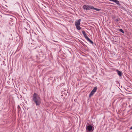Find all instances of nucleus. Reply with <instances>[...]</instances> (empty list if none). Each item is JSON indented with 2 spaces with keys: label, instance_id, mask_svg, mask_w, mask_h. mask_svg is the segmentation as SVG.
<instances>
[{
  "label": "nucleus",
  "instance_id": "13",
  "mask_svg": "<svg viewBox=\"0 0 132 132\" xmlns=\"http://www.w3.org/2000/svg\"><path fill=\"white\" fill-rule=\"evenodd\" d=\"M76 28L78 30H80L81 29V28L79 26H76Z\"/></svg>",
  "mask_w": 132,
  "mask_h": 132
},
{
  "label": "nucleus",
  "instance_id": "4",
  "mask_svg": "<svg viewBox=\"0 0 132 132\" xmlns=\"http://www.w3.org/2000/svg\"><path fill=\"white\" fill-rule=\"evenodd\" d=\"M43 53L42 52L40 51L39 53V55H37V58H41L43 57Z\"/></svg>",
  "mask_w": 132,
  "mask_h": 132
},
{
  "label": "nucleus",
  "instance_id": "19",
  "mask_svg": "<svg viewBox=\"0 0 132 132\" xmlns=\"http://www.w3.org/2000/svg\"><path fill=\"white\" fill-rule=\"evenodd\" d=\"M130 129L131 130L132 129V126L130 128Z\"/></svg>",
  "mask_w": 132,
  "mask_h": 132
},
{
  "label": "nucleus",
  "instance_id": "5",
  "mask_svg": "<svg viewBox=\"0 0 132 132\" xmlns=\"http://www.w3.org/2000/svg\"><path fill=\"white\" fill-rule=\"evenodd\" d=\"M81 19H79L77 21L75 22V26H79L80 24Z\"/></svg>",
  "mask_w": 132,
  "mask_h": 132
},
{
  "label": "nucleus",
  "instance_id": "20",
  "mask_svg": "<svg viewBox=\"0 0 132 132\" xmlns=\"http://www.w3.org/2000/svg\"><path fill=\"white\" fill-rule=\"evenodd\" d=\"M4 60H5V58H4Z\"/></svg>",
  "mask_w": 132,
  "mask_h": 132
},
{
  "label": "nucleus",
  "instance_id": "15",
  "mask_svg": "<svg viewBox=\"0 0 132 132\" xmlns=\"http://www.w3.org/2000/svg\"><path fill=\"white\" fill-rule=\"evenodd\" d=\"M89 42H90L91 43L93 44V42L90 39L89 40Z\"/></svg>",
  "mask_w": 132,
  "mask_h": 132
},
{
  "label": "nucleus",
  "instance_id": "7",
  "mask_svg": "<svg viewBox=\"0 0 132 132\" xmlns=\"http://www.w3.org/2000/svg\"><path fill=\"white\" fill-rule=\"evenodd\" d=\"M118 75L119 76L121 77L122 74V72L121 71H120L118 70H116Z\"/></svg>",
  "mask_w": 132,
  "mask_h": 132
},
{
  "label": "nucleus",
  "instance_id": "12",
  "mask_svg": "<svg viewBox=\"0 0 132 132\" xmlns=\"http://www.w3.org/2000/svg\"><path fill=\"white\" fill-rule=\"evenodd\" d=\"M93 10H96V11H99L101 10V9L95 8H94V7H93Z\"/></svg>",
  "mask_w": 132,
  "mask_h": 132
},
{
  "label": "nucleus",
  "instance_id": "2",
  "mask_svg": "<svg viewBox=\"0 0 132 132\" xmlns=\"http://www.w3.org/2000/svg\"><path fill=\"white\" fill-rule=\"evenodd\" d=\"M93 6L91 5H84L82 6V8L86 10H89L90 9H93Z\"/></svg>",
  "mask_w": 132,
  "mask_h": 132
},
{
  "label": "nucleus",
  "instance_id": "6",
  "mask_svg": "<svg viewBox=\"0 0 132 132\" xmlns=\"http://www.w3.org/2000/svg\"><path fill=\"white\" fill-rule=\"evenodd\" d=\"M109 1L115 2L118 5H120V4L119 3V2L117 0H109Z\"/></svg>",
  "mask_w": 132,
  "mask_h": 132
},
{
  "label": "nucleus",
  "instance_id": "14",
  "mask_svg": "<svg viewBox=\"0 0 132 132\" xmlns=\"http://www.w3.org/2000/svg\"><path fill=\"white\" fill-rule=\"evenodd\" d=\"M120 21V19H115L114 20V21L116 22V23H117V24H118V21Z\"/></svg>",
  "mask_w": 132,
  "mask_h": 132
},
{
  "label": "nucleus",
  "instance_id": "1",
  "mask_svg": "<svg viewBox=\"0 0 132 132\" xmlns=\"http://www.w3.org/2000/svg\"><path fill=\"white\" fill-rule=\"evenodd\" d=\"M32 100L37 106H39L41 103V99L38 95L35 93L33 95Z\"/></svg>",
  "mask_w": 132,
  "mask_h": 132
},
{
  "label": "nucleus",
  "instance_id": "11",
  "mask_svg": "<svg viewBox=\"0 0 132 132\" xmlns=\"http://www.w3.org/2000/svg\"><path fill=\"white\" fill-rule=\"evenodd\" d=\"M118 31H119L121 32L123 34H124V31L122 29H119V30H118Z\"/></svg>",
  "mask_w": 132,
  "mask_h": 132
},
{
  "label": "nucleus",
  "instance_id": "8",
  "mask_svg": "<svg viewBox=\"0 0 132 132\" xmlns=\"http://www.w3.org/2000/svg\"><path fill=\"white\" fill-rule=\"evenodd\" d=\"M82 33L84 37L85 38H86L88 36L86 34L85 31H82Z\"/></svg>",
  "mask_w": 132,
  "mask_h": 132
},
{
  "label": "nucleus",
  "instance_id": "3",
  "mask_svg": "<svg viewBox=\"0 0 132 132\" xmlns=\"http://www.w3.org/2000/svg\"><path fill=\"white\" fill-rule=\"evenodd\" d=\"M86 129L87 132H92L94 129V127L91 125H87Z\"/></svg>",
  "mask_w": 132,
  "mask_h": 132
},
{
  "label": "nucleus",
  "instance_id": "9",
  "mask_svg": "<svg viewBox=\"0 0 132 132\" xmlns=\"http://www.w3.org/2000/svg\"><path fill=\"white\" fill-rule=\"evenodd\" d=\"M97 89V87L96 86L95 87H94L92 91L95 93L96 92Z\"/></svg>",
  "mask_w": 132,
  "mask_h": 132
},
{
  "label": "nucleus",
  "instance_id": "10",
  "mask_svg": "<svg viewBox=\"0 0 132 132\" xmlns=\"http://www.w3.org/2000/svg\"><path fill=\"white\" fill-rule=\"evenodd\" d=\"M94 93L92 91L90 94H89V97H91L92 96H93L94 94Z\"/></svg>",
  "mask_w": 132,
  "mask_h": 132
},
{
  "label": "nucleus",
  "instance_id": "16",
  "mask_svg": "<svg viewBox=\"0 0 132 132\" xmlns=\"http://www.w3.org/2000/svg\"><path fill=\"white\" fill-rule=\"evenodd\" d=\"M17 108L18 110V111H20L21 109V108L19 105H18Z\"/></svg>",
  "mask_w": 132,
  "mask_h": 132
},
{
  "label": "nucleus",
  "instance_id": "18",
  "mask_svg": "<svg viewBox=\"0 0 132 132\" xmlns=\"http://www.w3.org/2000/svg\"><path fill=\"white\" fill-rule=\"evenodd\" d=\"M86 39L88 41H89V40L90 39L87 37Z\"/></svg>",
  "mask_w": 132,
  "mask_h": 132
},
{
  "label": "nucleus",
  "instance_id": "17",
  "mask_svg": "<svg viewBox=\"0 0 132 132\" xmlns=\"http://www.w3.org/2000/svg\"><path fill=\"white\" fill-rule=\"evenodd\" d=\"M86 39L88 41H89V40L90 39L87 37Z\"/></svg>",
  "mask_w": 132,
  "mask_h": 132
}]
</instances>
